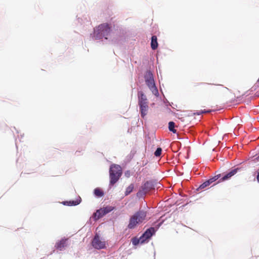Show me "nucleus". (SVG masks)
I'll use <instances>...</instances> for the list:
<instances>
[{
    "instance_id": "obj_1",
    "label": "nucleus",
    "mask_w": 259,
    "mask_h": 259,
    "mask_svg": "<svg viewBox=\"0 0 259 259\" xmlns=\"http://www.w3.org/2000/svg\"><path fill=\"white\" fill-rule=\"evenodd\" d=\"M111 31L110 24L107 23H103L94 28V32L91 34V37L96 40H100L103 38L108 39Z\"/></svg>"
},
{
    "instance_id": "obj_2",
    "label": "nucleus",
    "mask_w": 259,
    "mask_h": 259,
    "mask_svg": "<svg viewBox=\"0 0 259 259\" xmlns=\"http://www.w3.org/2000/svg\"><path fill=\"white\" fill-rule=\"evenodd\" d=\"M147 216V212L140 210L136 212L132 215L129 220L127 228L129 229H135L138 225L142 224L145 220Z\"/></svg>"
},
{
    "instance_id": "obj_3",
    "label": "nucleus",
    "mask_w": 259,
    "mask_h": 259,
    "mask_svg": "<svg viewBox=\"0 0 259 259\" xmlns=\"http://www.w3.org/2000/svg\"><path fill=\"white\" fill-rule=\"evenodd\" d=\"M155 188V183L152 180L147 181L143 184L137 193V197L139 198H144L145 196L150 192L154 190Z\"/></svg>"
},
{
    "instance_id": "obj_4",
    "label": "nucleus",
    "mask_w": 259,
    "mask_h": 259,
    "mask_svg": "<svg viewBox=\"0 0 259 259\" xmlns=\"http://www.w3.org/2000/svg\"><path fill=\"white\" fill-rule=\"evenodd\" d=\"M122 175L120 166L117 164H112L109 169L110 186L114 185L119 179Z\"/></svg>"
},
{
    "instance_id": "obj_5",
    "label": "nucleus",
    "mask_w": 259,
    "mask_h": 259,
    "mask_svg": "<svg viewBox=\"0 0 259 259\" xmlns=\"http://www.w3.org/2000/svg\"><path fill=\"white\" fill-rule=\"evenodd\" d=\"M145 83L153 95L158 97L159 93L156 87L153 73L150 70H147L144 75Z\"/></svg>"
},
{
    "instance_id": "obj_6",
    "label": "nucleus",
    "mask_w": 259,
    "mask_h": 259,
    "mask_svg": "<svg viewBox=\"0 0 259 259\" xmlns=\"http://www.w3.org/2000/svg\"><path fill=\"white\" fill-rule=\"evenodd\" d=\"M162 222L155 223L154 227L147 229L141 236V239L144 240L145 243L149 241V240L153 236L159 228L161 226Z\"/></svg>"
},
{
    "instance_id": "obj_7",
    "label": "nucleus",
    "mask_w": 259,
    "mask_h": 259,
    "mask_svg": "<svg viewBox=\"0 0 259 259\" xmlns=\"http://www.w3.org/2000/svg\"><path fill=\"white\" fill-rule=\"evenodd\" d=\"M68 238L64 237L56 242L54 248L57 250V252L65 250L66 248L68 246Z\"/></svg>"
},
{
    "instance_id": "obj_8",
    "label": "nucleus",
    "mask_w": 259,
    "mask_h": 259,
    "mask_svg": "<svg viewBox=\"0 0 259 259\" xmlns=\"http://www.w3.org/2000/svg\"><path fill=\"white\" fill-rule=\"evenodd\" d=\"M92 246L97 249H104L106 248V245L104 242H102L100 240L99 236L96 234L93 240H92Z\"/></svg>"
},
{
    "instance_id": "obj_9",
    "label": "nucleus",
    "mask_w": 259,
    "mask_h": 259,
    "mask_svg": "<svg viewBox=\"0 0 259 259\" xmlns=\"http://www.w3.org/2000/svg\"><path fill=\"white\" fill-rule=\"evenodd\" d=\"M240 168L237 167L232 169L229 171L225 173L223 177L221 178L218 183L225 181L229 180L232 177L234 176L239 170Z\"/></svg>"
},
{
    "instance_id": "obj_10",
    "label": "nucleus",
    "mask_w": 259,
    "mask_h": 259,
    "mask_svg": "<svg viewBox=\"0 0 259 259\" xmlns=\"http://www.w3.org/2000/svg\"><path fill=\"white\" fill-rule=\"evenodd\" d=\"M138 104L139 105L148 104L147 97L143 92H142V91L138 92Z\"/></svg>"
},
{
    "instance_id": "obj_11",
    "label": "nucleus",
    "mask_w": 259,
    "mask_h": 259,
    "mask_svg": "<svg viewBox=\"0 0 259 259\" xmlns=\"http://www.w3.org/2000/svg\"><path fill=\"white\" fill-rule=\"evenodd\" d=\"M141 116L144 118L147 115L148 110V104L139 105Z\"/></svg>"
},
{
    "instance_id": "obj_12",
    "label": "nucleus",
    "mask_w": 259,
    "mask_h": 259,
    "mask_svg": "<svg viewBox=\"0 0 259 259\" xmlns=\"http://www.w3.org/2000/svg\"><path fill=\"white\" fill-rule=\"evenodd\" d=\"M81 202V198L79 197L78 199H77L75 200H70V201H65L63 202V204L64 205H67L68 206H75L79 204Z\"/></svg>"
},
{
    "instance_id": "obj_13",
    "label": "nucleus",
    "mask_w": 259,
    "mask_h": 259,
    "mask_svg": "<svg viewBox=\"0 0 259 259\" xmlns=\"http://www.w3.org/2000/svg\"><path fill=\"white\" fill-rule=\"evenodd\" d=\"M157 38L156 35H152L151 37V47L153 50H155L158 48Z\"/></svg>"
},
{
    "instance_id": "obj_14",
    "label": "nucleus",
    "mask_w": 259,
    "mask_h": 259,
    "mask_svg": "<svg viewBox=\"0 0 259 259\" xmlns=\"http://www.w3.org/2000/svg\"><path fill=\"white\" fill-rule=\"evenodd\" d=\"M132 242L134 246H137L139 243L143 244L145 243L144 240L141 239V237L140 238H137V237H134L132 239Z\"/></svg>"
},
{
    "instance_id": "obj_15",
    "label": "nucleus",
    "mask_w": 259,
    "mask_h": 259,
    "mask_svg": "<svg viewBox=\"0 0 259 259\" xmlns=\"http://www.w3.org/2000/svg\"><path fill=\"white\" fill-rule=\"evenodd\" d=\"M134 184L133 183L131 184L126 188L124 192V195L125 196L130 195L134 190Z\"/></svg>"
},
{
    "instance_id": "obj_16",
    "label": "nucleus",
    "mask_w": 259,
    "mask_h": 259,
    "mask_svg": "<svg viewBox=\"0 0 259 259\" xmlns=\"http://www.w3.org/2000/svg\"><path fill=\"white\" fill-rule=\"evenodd\" d=\"M114 207L112 206H107L106 207H104L102 208V209L103 210V214L105 215L107 213L110 212L113 210H114Z\"/></svg>"
},
{
    "instance_id": "obj_17",
    "label": "nucleus",
    "mask_w": 259,
    "mask_h": 259,
    "mask_svg": "<svg viewBox=\"0 0 259 259\" xmlns=\"http://www.w3.org/2000/svg\"><path fill=\"white\" fill-rule=\"evenodd\" d=\"M94 195L98 197H101L103 196L104 192L102 190L99 188L95 189L94 191Z\"/></svg>"
},
{
    "instance_id": "obj_18",
    "label": "nucleus",
    "mask_w": 259,
    "mask_h": 259,
    "mask_svg": "<svg viewBox=\"0 0 259 259\" xmlns=\"http://www.w3.org/2000/svg\"><path fill=\"white\" fill-rule=\"evenodd\" d=\"M210 185V183H209V181H208V180H206L205 182H204L203 183L200 184L199 186L196 189L197 191H199V190L203 189L206 187L209 186Z\"/></svg>"
},
{
    "instance_id": "obj_19",
    "label": "nucleus",
    "mask_w": 259,
    "mask_h": 259,
    "mask_svg": "<svg viewBox=\"0 0 259 259\" xmlns=\"http://www.w3.org/2000/svg\"><path fill=\"white\" fill-rule=\"evenodd\" d=\"M176 124L174 121H169L168 123V129L173 133H177V130L175 129Z\"/></svg>"
},
{
    "instance_id": "obj_20",
    "label": "nucleus",
    "mask_w": 259,
    "mask_h": 259,
    "mask_svg": "<svg viewBox=\"0 0 259 259\" xmlns=\"http://www.w3.org/2000/svg\"><path fill=\"white\" fill-rule=\"evenodd\" d=\"M221 177V174H218L217 175L214 176V177H212L209 179H208V181H209V183L210 184L212 183L213 182L216 181L218 180L219 178H220Z\"/></svg>"
},
{
    "instance_id": "obj_21",
    "label": "nucleus",
    "mask_w": 259,
    "mask_h": 259,
    "mask_svg": "<svg viewBox=\"0 0 259 259\" xmlns=\"http://www.w3.org/2000/svg\"><path fill=\"white\" fill-rule=\"evenodd\" d=\"M161 154H162V149L160 147H158L154 153V156L157 157H160L161 156Z\"/></svg>"
},
{
    "instance_id": "obj_22",
    "label": "nucleus",
    "mask_w": 259,
    "mask_h": 259,
    "mask_svg": "<svg viewBox=\"0 0 259 259\" xmlns=\"http://www.w3.org/2000/svg\"><path fill=\"white\" fill-rule=\"evenodd\" d=\"M210 112L209 110H199V111H197L196 112H194L193 113L194 115H201L203 113H207V112Z\"/></svg>"
},
{
    "instance_id": "obj_23",
    "label": "nucleus",
    "mask_w": 259,
    "mask_h": 259,
    "mask_svg": "<svg viewBox=\"0 0 259 259\" xmlns=\"http://www.w3.org/2000/svg\"><path fill=\"white\" fill-rule=\"evenodd\" d=\"M96 212V214H98V218H101L105 215L104 214H103V210L102 208L97 210Z\"/></svg>"
},
{
    "instance_id": "obj_24",
    "label": "nucleus",
    "mask_w": 259,
    "mask_h": 259,
    "mask_svg": "<svg viewBox=\"0 0 259 259\" xmlns=\"http://www.w3.org/2000/svg\"><path fill=\"white\" fill-rule=\"evenodd\" d=\"M181 203H182L179 202V211H182L184 207L188 204V202H187L186 203L182 204V205H181Z\"/></svg>"
},
{
    "instance_id": "obj_25",
    "label": "nucleus",
    "mask_w": 259,
    "mask_h": 259,
    "mask_svg": "<svg viewBox=\"0 0 259 259\" xmlns=\"http://www.w3.org/2000/svg\"><path fill=\"white\" fill-rule=\"evenodd\" d=\"M97 217H98V214H96V212H94L93 214V218L94 220V221H97L100 219V218H98Z\"/></svg>"
},
{
    "instance_id": "obj_26",
    "label": "nucleus",
    "mask_w": 259,
    "mask_h": 259,
    "mask_svg": "<svg viewBox=\"0 0 259 259\" xmlns=\"http://www.w3.org/2000/svg\"><path fill=\"white\" fill-rule=\"evenodd\" d=\"M124 175L126 177L128 178L131 176V172L130 170H126L124 172Z\"/></svg>"
},
{
    "instance_id": "obj_27",
    "label": "nucleus",
    "mask_w": 259,
    "mask_h": 259,
    "mask_svg": "<svg viewBox=\"0 0 259 259\" xmlns=\"http://www.w3.org/2000/svg\"><path fill=\"white\" fill-rule=\"evenodd\" d=\"M259 83H257V82L255 84H254L252 88H251V91L255 90L256 88L259 87Z\"/></svg>"
},
{
    "instance_id": "obj_28",
    "label": "nucleus",
    "mask_w": 259,
    "mask_h": 259,
    "mask_svg": "<svg viewBox=\"0 0 259 259\" xmlns=\"http://www.w3.org/2000/svg\"><path fill=\"white\" fill-rule=\"evenodd\" d=\"M164 103L165 104L166 106H168V105H170L169 102L166 99H165V100H164Z\"/></svg>"
},
{
    "instance_id": "obj_29",
    "label": "nucleus",
    "mask_w": 259,
    "mask_h": 259,
    "mask_svg": "<svg viewBox=\"0 0 259 259\" xmlns=\"http://www.w3.org/2000/svg\"><path fill=\"white\" fill-rule=\"evenodd\" d=\"M256 178L257 182L259 183V172H257Z\"/></svg>"
},
{
    "instance_id": "obj_30",
    "label": "nucleus",
    "mask_w": 259,
    "mask_h": 259,
    "mask_svg": "<svg viewBox=\"0 0 259 259\" xmlns=\"http://www.w3.org/2000/svg\"><path fill=\"white\" fill-rule=\"evenodd\" d=\"M255 161H259V155L254 158Z\"/></svg>"
},
{
    "instance_id": "obj_31",
    "label": "nucleus",
    "mask_w": 259,
    "mask_h": 259,
    "mask_svg": "<svg viewBox=\"0 0 259 259\" xmlns=\"http://www.w3.org/2000/svg\"><path fill=\"white\" fill-rule=\"evenodd\" d=\"M179 196H182V194L181 193V192L180 191V188L179 187Z\"/></svg>"
},
{
    "instance_id": "obj_32",
    "label": "nucleus",
    "mask_w": 259,
    "mask_h": 259,
    "mask_svg": "<svg viewBox=\"0 0 259 259\" xmlns=\"http://www.w3.org/2000/svg\"><path fill=\"white\" fill-rule=\"evenodd\" d=\"M181 187L182 188H184V182H182L181 183Z\"/></svg>"
},
{
    "instance_id": "obj_33",
    "label": "nucleus",
    "mask_w": 259,
    "mask_h": 259,
    "mask_svg": "<svg viewBox=\"0 0 259 259\" xmlns=\"http://www.w3.org/2000/svg\"><path fill=\"white\" fill-rule=\"evenodd\" d=\"M179 149H180V146H181V144L180 143V142H179Z\"/></svg>"
},
{
    "instance_id": "obj_34",
    "label": "nucleus",
    "mask_w": 259,
    "mask_h": 259,
    "mask_svg": "<svg viewBox=\"0 0 259 259\" xmlns=\"http://www.w3.org/2000/svg\"><path fill=\"white\" fill-rule=\"evenodd\" d=\"M257 81V83H259V77H258V79Z\"/></svg>"
},
{
    "instance_id": "obj_35",
    "label": "nucleus",
    "mask_w": 259,
    "mask_h": 259,
    "mask_svg": "<svg viewBox=\"0 0 259 259\" xmlns=\"http://www.w3.org/2000/svg\"><path fill=\"white\" fill-rule=\"evenodd\" d=\"M182 139V138H181V137H180V136H179V139L180 140V139Z\"/></svg>"
},
{
    "instance_id": "obj_36",
    "label": "nucleus",
    "mask_w": 259,
    "mask_h": 259,
    "mask_svg": "<svg viewBox=\"0 0 259 259\" xmlns=\"http://www.w3.org/2000/svg\"><path fill=\"white\" fill-rule=\"evenodd\" d=\"M16 147H17V142H16Z\"/></svg>"
},
{
    "instance_id": "obj_37",
    "label": "nucleus",
    "mask_w": 259,
    "mask_h": 259,
    "mask_svg": "<svg viewBox=\"0 0 259 259\" xmlns=\"http://www.w3.org/2000/svg\"><path fill=\"white\" fill-rule=\"evenodd\" d=\"M179 176H180L181 175V173L180 171L179 172Z\"/></svg>"
}]
</instances>
